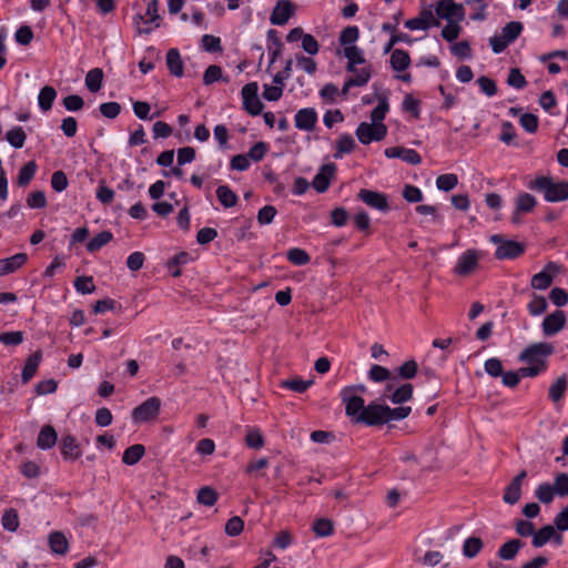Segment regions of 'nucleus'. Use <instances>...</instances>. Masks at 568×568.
<instances>
[{"label": "nucleus", "mask_w": 568, "mask_h": 568, "mask_svg": "<svg viewBox=\"0 0 568 568\" xmlns=\"http://www.w3.org/2000/svg\"><path fill=\"white\" fill-rule=\"evenodd\" d=\"M37 169H38V165L34 161H30V162L26 163L19 171L18 178H17V184L22 187L27 186L34 178Z\"/></svg>", "instance_id": "72a5a7b5"}, {"label": "nucleus", "mask_w": 568, "mask_h": 568, "mask_svg": "<svg viewBox=\"0 0 568 568\" xmlns=\"http://www.w3.org/2000/svg\"><path fill=\"white\" fill-rule=\"evenodd\" d=\"M567 387H568V381H567V376L565 374H562L561 376H559L549 387V390H548V395H549V398L554 402V403H557L559 402L560 399L564 398L565 394H566V390H567Z\"/></svg>", "instance_id": "393cba45"}, {"label": "nucleus", "mask_w": 568, "mask_h": 568, "mask_svg": "<svg viewBox=\"0 0 568 568\" xmlns=\"http://www.w3.org/2000/svg\"><path fill=\"white\" fill-rule=\"evenodd\" d=\"M436 13L443 19L452 21L456 19L460 21L464 19V7L457 4L454 0H439L436 6Z\"/></svg>", "instance_id": "9b49d317"}, {"label": "nucleus", "mask_w": 568, "mask_h": 568, "mask_svg": "<svg viewBox=\"0 0 568 568\" xmlns=\"http://www.w3.org/2000/svg\"><path fill=\"white\" fill-rule=\"evenodd\" d=\"M27 205L30 209H43L47 206V197L44 192L34 191L31 192L27 197Z\"/></svg>", "instance_id": "680f3d73"}, {"label": "nucleus", "mask_w": 568, "mask_h": 568, "mask_svg": "<svg viewBox=\"0 0 568 568\" xmlns=\"http://www.w3.org/2000/svg\"><path fill=\"white\" fill-rule=\"evenodd\" d=\"M113 235L109 231H102L93 236L87 244V250L91 253L99 251L101 247L111 242Z\"/></svg>", "instance_id": "4c0bfd02"}, {"label": "nucleus", "mask_w": 568, "mask_h": 568, "mask_svg": "<svg viewBox=\"0 0 568 568\" xmlns=\"http://www.w3.org/2000/svg\"><path fill=\"white\" fill-rule=\"evenodd\" d=\"M49 545L51 550L59 555H64L69 548L65 536L60 531H54L49 536Z\"/></svg>", "instance_id": "473e14b6"}, {"label": "nucleus", "mask_w": 568, "mask_h": 568, "mask_svg": "<svg viewBox=\"0 0 568 568\" xmlns=\"http://www.w3.org/2000/svg\"><path fill=\"white\" fill-rule=\"evenodd\" d=\"M42 354L40 351L34 352L27 358L24 367L22 369L21 379L23 383H28L37 373L41 361Z\"/></svg>", "instance_id": "b1692460"}, {"label": "nucleus", "mask_w": 568, "mask_h": 568, "mask_svg": "<svg viewBox=\"0 0 568 568\" xmlns=\"http://www.w3.org/2000/svg\"><path fill=\"white\" fill-rule=\"evenodd\" d=\"M359 37V30L355 26L346 27L342 30L339 34V42L341 44L347 47V45H355L354 43L357 41Z\"/></svg>", "instance_id": "49530a36"}, {"label": "nucleus", "mask_w": 568, "mask_h": 568, "mask_svg": "<svg viewBox=\"0 0 568 568\" xmlns=\"http://www.w3.org/2000/svg\"><path fill=\"white\" fill-rule=\"evenodd\" d=\"M547 301L544 296L532 295V300L528 303L527 308L532 316L541 315L547 310Z\"/></svg>", "instance_id": "09e8293b"}, {"label": "nucleus", "mask_w": 568, "mask_h": 568, "mask_svg": "<svg viewBox=\"0 0 568 568\" xmlns=\"http://www.w3.org/2000/svg\"><path fill=\"white\" fill-rule=\"evenodd\" d=\"M387 134V126L384 123L362 122L356 129V136L362 144H369L373 141H382Z\"/></svg>", "instance_id": "39448f33"}, {"label": "nucleus", "mask_w": 568, "mask_h": 568, "mask_svg": "<svg viewBox=\"0 0 568 568\" xmlns=\"http://www.w3.org/2000/svg\"><path fill=\"white\" fill-rule=\"evenodd\" d=\"M535 496L540 503L548 505L554 500L556 494L551 484L544 483L537 487Z\"/></svg>", "instance_id": "79ce46f5"}, {"label": "nucleus", "mask_w": 568, "mask_h": 568, "mask_svg": "<svg viewBox=\"0 0 568 568\" xmlns=\"http://www.w3.org/2000/svg\"><path fill=\"white\" fill-rule=\"evenodd\" d=\"M413 396V385L412 384H404L400 387H398L390 396V400L394 404H402L407 400H409Z\"/></svg>", "instance_id": "a18cd8bd"}, {"label": "nucleus", "mask_w": 568, "mask_h": 568, "mask_svg": "<svg viewBox=\"0 0 568 568\" xmlns=\"http://www.w3.org/2000/svg\"><path fill=\"white\" fill-rule=\"evenodd\" d=\"M343 55L347 59V62H353L357 64L366 63L363 50L356 45L344 47Z\"/></svg>", "instance_id": "de8ad7c7"}, {"label": "nucleus", "mask_w": 568, "mask_h": 568, "mask_svg": "<svg viewBox=\"0 0 568 568\" xmlns=\"http://www.w3.org/2000/svg\"><path fill=\"white\" fill-rule=\"evenodd\" d=\"M429 17H432V10H423L416 18L407 20L405 27L409 30H427Z\"/></svg>", "instance_id": "f704fd0d"}, {"label": "nucleus", "mask_w": 568, "mask_h": 568, "mask_svg": "<svg viewBox=\"0 0 568 568\" xmlns=\"http://www.w3.org/2000/svg\"><path fill=\"white\" fill-rule=\"evenodd\" d=\"M537 204L536 199L529 193H520L517 196L516 209L517 213H527L535 209Z\"/></svg>", "instance_id": "a19ab883"}, {"label": "nucleus", "mask_w": 568, "mask_h": 568, "mask_svg": "<svg viewBox=\"0 0 568 568\" xmlns=\"http://www.w3.org/2000/svg\"><path fill=\"white\" fill-rule=\"evenodd\" d=\"M294 6L290 0H281L274 7L270 21L275 26L285 24L293 14Z\"/></svg>", "instance_id": "f3484780"}, {"label": "nucleus", "mask_w": 568, "mask_h": 568, "mask_svg": "<svg viewBox=\"0 0 568 568\" xmlns=\"http://www.w3.org/2000/svg\"><path fill=\"white\" fill-rule=\"evenodd\" d=\"M336 165L334 163H327L321 166L318 173L314 176L312 185L318 193H324L334 176Z\"/></svg>", "instance_id": "2eb2a0df"}, {"label": "nucleus", "mask_w": 568, "mask_h": 568, "mask_svg": "<svg viewBox=\"0 0 568 568\" xmlns=\"http://www.w3.org/2000/svg\"><path fill=\"white\" fill-rule=\"evenodd\" d=\"M358 199L362 200L368 206L379 210L382 212L388 211L389 205L386 196L383 193L362 189L358 192Z\"/></svg>", "instance_id": "dca6fc26"}, {"label": "nucleus", "mask_w": 568, "mask_h": 568, "mask_svg": "<svg viewBox=\"0 0 568 568\" xmlns=\"http://www.w3.org/2000/svg\"><path fill=\"white\" fill-rule=\"evenodd\" d=\"M57 440L58 435L55 429L51 425H45L38 435L37 446L41 449H49L55 445Z\"/></svg>", "instance_id": "5701e85b"}, {"label": "nucleus", "mask_w": 568, "mask_h": 568, "mask_svg": "<svg viewBox=\"0 0 568 568\" xmlns=\"http://www.w3.org/2000/svg\"><path fill=\"white\" fill-rule=\"evenodd\" d=\"M28 260L26 253H17L8 258L0 260V276L13 273Z\"/></svg>", "instance_id": "412c9836"}, {"label": "nucleus", "mask_w": 568, "mask_h": 568, "mask_svg": "<svg viewBox=\"0 0 568 568\" xmlns=\"http://www.w3.org/2000/svg\"><path fill=\"white\" fill-rule=\"evenodd\" d=\"M524 545V541L518 538L509 539L499 547L497 555L501 560H513Z\"/></svg>", "instance_id": "4be33fe9"}, {"label": "nucleus", "mask_w": 568, "mask_h": 568, "mask_svg": "<svg viewBox=\"0 0 568 568\" xmlns=\"http://www.w3.org/2000/svg\"><path fill=\"white\" fill-rule=\"evenodd\" d=\"M480 257L481 253L479 251L467 250L459 256L454 272L459 276H468L478 267Z\"/></svg>", "instance_id": "1a4fd4ad"}, {"label": "nucleus", "mask_w": 568, "mask_h": 568, "mask_svg": "<svg viewBox=\"0 0 568 568\" xmlns=\"http://www.w3.org/2000/svg\"><path fill=\"white\" fill-rule=\"evenodd\" d=\"M313 530L318 537H327L331 536L334 531L333 523L326 518H320L315 520L313 525Z\"/></svg>", "instance_id": "5fc2aeb1"}, {"label": "nucleus", "mask_w": 568, "mask_h": 568, "mask_svg": "<svg viewBox=\"0 0 568 568\" xmlns=\"http://www.w3.org/2000/svg\"><path fill=\"white\" fill-rule=\"evenodd\" d=\"M458 183V179L456 174L447 173L442 174L436 180V185L440 191L448 192L453 190Z\"/></svg>", "instance_id": "4d7b16f0"}, {"label": "nucleus", "mask_w": 568, "mask_h": 568, "mask_svg": "<svg viewBox=\"0 0 568 568\" xmlns=\"http://www.w3.org/2000/svg\"><path fill=\"white\" fill-rule=\"evenodd\" d=\"M483 540L478 537H469L464 541L463 554L467 558L476 557L483 549Z\"/></svg>", "instance_id": "58836bf2"}, {"label": "nucleus", "mask_w": 568, "mask_h": 568, "mask_svg": "<svg viewBox=\"0 0 568 568\" xmlns=\"http://www.w3.org/2000/svg\"><path fill=\"white\" fill-rule=\"evenodd\" d=\"M144 454H145L144 446L141 444H134L124 450L123 456H122V462L129 466L135 465L136 463H139L141 460V458L144 456Z\"/></svg>", "instance_id": "cd10ccee"}, {"label": "nucleus", "mask_w": 568, "mask_h": 568, "mask_svg": "<svg viewBox=\"0 0 568 568\" xmlns=\"http://www.w3.org/2000/svg\"><path fill=\"white\" fill-rule=\"evenodd\" d=\"M216 196L226 209L235 206L239 200L237 195L227 185H220L216 189Z\"/></svg>", "instance_id": "2f4dec72"}, {"label": "nucleus", "mask_w": 568, "mask_h": 568, "mask_svg": "<svg viewBox=\"0 0 568 568\" xmlns=\"http://www.w3.org/2000/svg\"><path fill=\"white\" fill-rule=\"evenodd\" d=\"M555 354V346L548 342H538L528 345L519 355L518 361L528 364L520 367L524 377H536L548 368V358Z\"/></svg>", "instance_id": "f257e3e1"}, {"label": "nucleus", "mask_w": 568, "mask_h": 568, "mask_svg": "<svg viewBox=\"0 0 568 568\" xmlns=\"http://www.w3.org/2000/svg\"><path fill=\"white\" fill-rule=\"evenodd\" d=\"M217 500V493L211 487H202L197 493V501L204 506H213Z\"/></svg>", "instance_id": "6e6d98bb"}, {"label": "nucleus", "mask_w": 568, "mask_h": 568, "mask_svg": "<svg viewBox=\"0 0 568 568\" xmlns=\"http://www.w3.org/2000/svg\"><path fill=\"white\" fill-rule=\"evenodd\" d=\"M412 412V408L409 406H400L396 408H390L389 406L385 405V415L387 418V423L390 420H402L406 418Z\"/></svg>", "instance_id": "864d4df0"}, {"label": "nucleus", "mask_w": 568, "mask_h": 568, "mask_svg": "<svg viewBox=\"0 0 568 568\" xmlns=\"http://www.w3.org/2000/svg\"><path fill=\"white\" fill-rule=\"evenodd\" d=\"M372 77L371 65L363 67L357 70L352 77L348 78V84H355L356 87H364Z\"/></svg>", "instance_id": "c03bdc74"}, {"label": "nucleus", "mask_w": 568, "mask_h": 568, "mask_svg": "<svg viewBox=\"0 0 568 568\" xmlns=\"http://www.w3.org/2000/svg\"><path fill=\"white\" fill-rule=\"evenodd\" d=\"M161 408L159 397H150L132 410V418L136 423H146L158 417Z\"/></svg>", "instance_id": "0eeeda50"}, {"label": "nucleus", "mask_w": 568, "mask_h": 568, "mask_svg": "<svg viewBox=\"0 0 568 568\" xmlns=\"http://www.w3.org/2000/svg\"><path fill=\"white\" fill-rule=\"evenodd\" d=\"M258 85L256 82H250L242 88L241 94L243 100V109L251 115H258L264 104L257 95Z\"/></svg>", "instance_id": "423d86ee"}, {"label": "nucleus", "mask_w": 568, "mask_h": 568, "mask_svg": "<svg viewBox=\"0 0 568 568\" xmlns=\"http://www.w3.org/2000/svg\"><path fill=\"white\" fill-rule=\"evenodd\" d=\"M317 121V113L312 108H305L295 114V126L300 130L312 131Z\"/></svg>", "instance_id": "6ab92c4d"}, {"label": "nucleus", "mask_w": 568, "mask_h": 568, "mask_svg": "<svg viewBox=\"0 0 568 568\" xmlns=\"http://www.w3.org/2000/svg\"><path fill=\"white\" fill-rule=\"evenodd\" d=\"M6 140L14 149H21L27 140V134L21 126H14L6 133Z\"/></svg>", "instance_id": "e433bc0d"}, {"label": "nucleus", "mask_w": 568, "mask_h": 568, "mask_svg": "<svg viewBox=\"0 0 568 568\" xmlns=\"http://www.w3.org/2000/svg\"><path fill=\"white\" fill-rule=\"evenodd\" d=\"M287 260L294 265H305L310 262V255L302 248H291L287 254Z\"/></svg>", "instance_id": "13d9d810"}, {"label": "nucleus", "mask_w": 568, "mask_h": 568, "mask_svg": "<svg viewBox=\"0 0 568 568\" xmlns=\"http://www.w3.org/2000/svg\"><path fill=\"white\" fill-rule=\"evenodd\" d=\"M365 424L368 426H377L387 423L385 415V405L375 402L369 403L362 415L357 417V424Z\"/></svg>", "instance_id": "6e6552de"}, {"label": "nucleus", "mask_w": 568, "mask_h": 568, "mask_svg": "<svg viewBox=\"0 0 568 568\" xmlns=\"http://www.w3.org/2000/svg\"><path fill=\"white\" fill-rule=\"evenodd\" d=\"M99 111L106 119H115L121 112V105L118 102H104L100 104Z\"/></svg>", "instance_id": "69168bd1"}, {"label": "nucleus", "mask_w": 568, "mask_h": 568, "mask_svg": "<svg viewBox=\"0 0 568 568\" xmlns=\"http://www.w3.org/2000/svg\"><path fill=\"white\" fill-rule=\"evenodd\" d=\"M355 146L356 143L349 134L342 135L337 142V151L334 153V158L341 159L343 154L351 153Z\"/></svg>", "instance_id": "37998d69"}, {"label": "nucleus", "mask_w": 568, "mask_h": 568, "mask_svg": "<svg viewBox=\"0 0 568 568\" xmlns=\"http://www.w3.org/2000/svg\"><path fill=\"white\" fill-rule=\"evenodd\" d=\"M559 270V266L555 262H549L545 270L535 274L531 277V286L536 290H546L548 288L552 281L555 273Z\"/></svg>", "instance_id": "4468645a"}, {"label": "nucleus", "mask_w": 568, "mask_h": 568, "mask_svg": "<svg viewBox=\"0 0 568 568\" xmlns=\"http://www.w3.org/2000/svg\"><path fill=\"white\" fill-rule=\"evenodd\" d=\"M551 485L554 487L556 496L568 497V474H557L554 478V484Z\"/></svg>", "instance_id": "603ef678"}, {"label": "nucleus", "mask_w": 568, "mask_h": 568, "mask_svg": "<svg viewBox=\"0 0 568 568\" xmlns=\"http://www.w3.org/2000/svg\"><path fill=\"white\" fill-rule=\"evenodd\" d=\"M410 64V57L408 52L402 49H395L390 55V65L396 71H404Z\"/></svg>", "instance_id": "c756f323"}, {"label": "nucleus", "mask_w": 568, "mask_h": 568, "mask_svg": "<svg viewBox=\"0 0 568 568\" xmlns=\"http://www.w3.org/2000/svg\"><path fill=\"white\" fill-rule=\"evenodd\" d=\"M341 397L343 403H345V413L352 419L353 423L357 424V417L362 415L363 410H365V402L358 396L351 394L349 389H342Z\"/></svg>", "instance_id": "9d476101"}, {"label": "nucleus", "mask_w": 568, "mask_h": 568, "mask_svg": "<svg viewBox=\"0 0 568 568\" xmlns=\"http://www.w3.org/2000/svg\"><path fill=\"white\" fill-rule=\"evenodd\" d=\"M554 527L559 531L568 530V505L555 516Z\"/></svg>", "instance_id": "774afa93"}, {"label": "nucleus", "mask_w": 568, "mask_h": 568, "mask_svg": "<svg viewBox=\"0 0 568 568\" xmlns=\"http://www.w3.org/2000/svg\"><path fill=\"white\" fill-rule=\"evenodd\" d=\"M166 64L171 74L181 77L183 74V62L178 49H170L166 53Z\"/></svg>", "instance_id": "bb28decb"}, {"label": "nucleus", "mask_w": 568, "mask_h": 568, "mask_svg": "<svg viewBox=\"0 0 568 568\" xmlns=\"http://www.w3.org/2000/svg\"><path fill=\"white\" fill-rule=\"evenodd\" d=\"M384 153L388 159H402L404 162L413 165H417L422 162V156L413 149L393 146L385 149Z\"/></svg>", "instance_id": "a211bd4d"}, {"label": "nucleus", "mask_w": 568, "mask_h": 568, "mask_svg": "<svg viewBox=\"0 0 568 568\" xmlns=\"http://www.w3.org/2000/svg\"><path fill=\"white\" fill-rule=\"evenodd\" d=\"M1 523L6 530L16 531L19 527V516L17 510L13 508L7 509L2 516Z\"/></svg>", "instance_id": "8fccbe9b"}, {"label": "nucleus", "mask_w": 568, "mask_h": 568, "mask_svg": "<svg viewBox=\"0 0 568 568\" xmlns=\"http://www.w3.org/2000/svg\"><path fill=\"white\" fill-rule=\"evenodd\" d=\"M313 384V381H304L300 377H295L292 379L283 381L282 386L284 388L291 389L296 393H304L311 385Z\"/></svg>", "instance_id": "3c124183"}, {"label": "nucleus", "mask_w": 568, "mask_h": 568, "mask_svg": "<svg viewBox=\"0 0 568 568\" xmlns=\"http://www.w3.org/2000/svg\"><path fill=\"white\" fill-rule=\"evenodd\" d=\"M267 40L271 42L268 45V52L271 54V64L276 61V59L280 57L283 50V42L280 39L277 31L274 29H271L267 31Z\"/></svg>", "instance_id": "7c9ffc66"}, {"label": "nucleus", "mask_w": 568, "mask_h": 568, "mask_svg": "<svg viewBox=\"0 0 568 568\" xmlns=\"http://www.w3.org/2000/svg\"><path fill=\"white\" fill-rule=\"evenodd\" d=\"M566 314L564 311L557 310L547 315L541 324L542 333L545 336H554L559 333L566 325Z\"/></svg>", "instance_id": "f8f14e48"}, {"label": "nucleus", "mask_w": 568, "mask_h": 568, "mask_svg": "<svg viewBox=\"0 0 568 568\" xmlns=\"http://www.w3.org/2000/svg\"><path fill=\"white\" fill-rule=\"evenodd\" d=\"M57 98V90L51 85L43 87L38 95L39 108L47 112L51 110L52 104Z\"/></svg>", "instance_id": "a878e982"}, {"label": "nucleus", "mask_w": 568, "mask_h": 568, "mask_svg": "<svg viewBox=\"0 0 568 568\" xmlns=\"http://www.w3.org/2000/svg\"><path fill=\"white\" fill-rule=\"evenodd\" d=\"M490 241L497 245L495 257L497 260H513L519 257L525 252V244L506 240L503 235L495 234Z\"/></svg>", "instance_id": "20e7f679"}, {"label": "nucleus", "mask_w": 568, "mask_h": 568, "mask_svg": "<svg viewBox=\"0 0 568 568\" xmlns=\"http://www.w3.org/2000/svg\"><path fill=\"white\" fill-rule=\"evenodd\" d=\"M243 528L244 521L239 516H234L226 521L225 534L231 537H235L243 531Z\"/></svg>", "instance_id": "052dcab7"}, {"label": "nucleus", "mask_w": 568, "mask_h": 568, "mask_svg": "<svg viewBox=\"0 0 568 568\" xmlns=\"http://www.w3.org/2000/svg\"><path fill=\"white\" fill-rule=\"evenodd\" d=\"M74 287L79 293L89 294L94 292L95 285L91 276H79L74 281Z\"/></svg>", "instance_id": "e2e57ef3"}, {"label": "nucleus", "mask_w": 568, "mask_h": 568, "mask_svg": "<svg viewBox=\"0 0 568 568\" xmlns=\"http://www.w3.org/2000/svg\"><path fill=\"white\" fill-rule=\"evenodd\" d=\"M61 454L64 459L75 460L81 456V449L72 435H65L60 442Z\"/></svg>", "instance_id": "aec40b11"}, {"label": "nucleus", "mask_w": 568, "mask_h": 568, "mask_svg": "<svg viewBox=\"0 0 568 568\" xmlns=\"http://www.w3.org/2000/svg\"><path fill=\"white\" fill-rule=\"evenodd\" d=\"M202 47L207 52H221L222 45H221V39L211 34H204L202 37Z\"/></svg>", "instance_id": "338daca9"}, {"label": "nucleus", "mask_w": 568, "mask_h": 568, "mask_svg": "<svg viewBox=\"0 0 568 568\" xmlns=\"http://www.w3.org/2000/svg\"><path fill=\"white\" fill-rule=\"evenodd\" d=\"M69 181L63 171H55L51 175V187L55 192H63L68 187Z\"/></svg>", "instance_id": "0e129e2a"}, {"label": "nucleus", "mask_w": 568, "mask_h": 568, "mask_svg": "<svg viewBox=\"0 0 568 568\" xmlns=\"http://www.w3.org/2000/svg\"><path fill=\"white\" fill-rule=\"evenodd\" d=\"M378 104L371 112V120L373 123H383V120L388 112L389 105L385 95H378Z\"/></svg>", "instance_id": "ea45409f"}, {"label": "nucleus", "mask_w": 568, "mask_h": 568, "mask_svg": "<svg viewBox=\"0 0 568 568\" xmlns=\"http://www.w3.org/2000/svg\"><path fill=\"white\" fill-rule=\"evenodd\" d=\"M530 190L544 193L548 202H560L568 200V182L555 183L551 178L538 176L527 185Z\"/></svg>", "instance_id": "f03ea898"}, {"label": "nucleus", "mask_w": 568, "mask_h": 568, "mask_svg": "<svg viewBox=\"0 0 568 568\" xmlns=\"http://www.w3.org/2000/svg\"><path fill=\"white\" fill-rule=\"evenodd\" d=\"M527 477V471H519L510 481V484L506 487L503 500L506 504L515 505L519 501L521 497V485L525 478Z\"/></svg>", "instance_id": "ddd939ff"}, {"label": "nucleus", "mask_w": 568, "mask_h": 568, "mask_svg": "<svg viewBox=\"0 0 568 568\" xmlns=\"http://www.w3.org/2000/svg\"><path fill=\"white\" fill-rule=\"evenodd\" d=\"M103 71L99 68L90 70L85 75V85L90 92H98L102 87Z\"/></svg>", "instance_id": "c9c22d12"}, {"label": "nucleus", "mask_w": 568, "mask_h": 568, "mask_svg": "<svg viewBox=\"0 0 568 568\" xmlns=\"http://www.w3.org/2000/svg\"><path fill=\"white\" fill-rule=\"evenodd\" d=\"M524 26L519 21L508 22L503 29L500 34L494 36L489 39L491 50L494 53H501L506 48L513 43L521 33Z\"/></svg>", "instance_id": "7ed1b4c3"}, {"label": "nucleus", "mask_w": 568, "mask_h": 568, "mask_svg": "<svg viewBox=\"0 0 568 568\" xmlns=\"http://www.w3.org/2000/svg\"><path fill=\"white\" fill-rule=\"evenodd\" d=\"M245 443L251 448H262L264 446V438L261 430L257 428H248Z\"/></svg>", "instance_id": "bf43d9fd"}, {"label": "nucleus", "mask_w": 568, "mask_h": 568, "mask_svg": "<svg viewBox=\"0 0 568 568\" xmlns=\"http://www.w3.org/2000/svg\"><path fill=\"white\" fill-rule=\"evenodd\" d=\"M555 535V527L552 525H546L539 530L534 531L531 544L535 548H540L551 540Z\"/></svg>", "instance_id": "c85d7f7f"}]
</instances>
